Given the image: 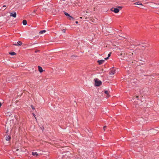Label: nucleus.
Masks as SVG:
<instances>
[{
	"label": "nucleus",
	"mask_w": 159,
	"mask_h": 159,
	"mask_svg": "<svg viewBox=\"0 0 159 159\" xmlns=\"http://www.w3.org/2000/svg\"><path fill=\"white\" fill-rule=\"evenodd\" d=\"M23 24L24 25H26L27 24L26 20H23Z\"/></svg>",
	"instance_id": "9b49d317"
},
{
	"label": "nucleus",
	"mask_w": 159,
	"mask_h": 159,
	"mask_svg": "<svg viewBox=\"0 0 159 159\" xmlns=\"http://www.w3.org/2000/svg\"><path fill=\"white\" fill-rule=\"evenodd\" d=\"M108 58H109V57H107L105 58V59H105V60H107Z\"/></svg>",
	"instance_id": "393cba45"
},
{
	"label": "nucleus",
	"mask_w": 159,
	"mask_h": 159,
	"mask_svg": "<svg viewBox=\"0 0 159 159\" xmlns=\"http://www.w3.org/2000/svg\"><path fill=\"white\" fill-rule=\"evenodd\" d=\"M6 7V5H3V7Z\"/></svg>",
	"instance_id": "c85d7f7f"
},
{
	"label": "nucleus",
	"mask_w": 159,
	"mask_h": 159,
	"mask_svg": "<svg viewBox=\"0 0 159 159\" xmlns=\"http://www.w3.org/2000/svg\"><path fill=\"white\" fill-rule=\"evenodd\" d=\"M32 115H33V116H34V118L36 119V122H38L37 120V118H36V115L34 113H32Z\"/></svg>",
	"instance_id": "dca6fc26"
},
{
	"label": "nucleus",
	"mask_w": 159,
	"mask_h": 159,
	"mask_svg": "<svg viewBox=\"0 0 159 159\" xmlns=\"http://www.w3.org/2000/svg\"><path fill=\"white\" fill-rule=\"evenodd\" d=\"M16 12H15L14 13H11L10 14V16H13V17L15 18L16 17Z\"/></svg>",
	"instance_id": "423d86ee"
},
{
	"label": "nucleus",
	"mask_w": 159,
	"mask_h": 159,
	"mask_svg": "<svg viewBox=\"0 0 159 159\" xmlns=\"http://www.w3.org/2000/svg\"><path fill=\"white\" fill-rule=\"evenodd\" d=\"M32 154L33 156H37L38 155V153L36 152H32Z\"/></svg>",
	"instance_id": "1a4fd4ad"
},
{
	"label": "nucleus",
	"mask_w": 159,
	"mask_h": 159,
	"mask_svg": "<svg viewBox=\"0 0 159 159\" xmlns=\"http://www.w3.org/2000/svg\"><path fill=\"white\" fill-rule=\"evenodd\" d=\"M2 105V103L1 102H0V107H1Z\"/></svg>",
	"instance_id": "bb28decb"
},
{
	"label": "nucleus",
	"mask_w": 159,
	"mask_h": 159,
	"mask_svg": "<svg viewBox=\"0 0 159 159\" xmlns=\"http://www.w3.org/2000/svg\"><path fill=\"white\" fill-rule=\"evenodd\" d=\"M37 52V51H35V52Z\"/></svg>",
	"instance_id": "7c9ffc66"
},
{
	"label": "nucleus",
	"mask_w": 159,
	"mask_h": 159,
	"mask_svg": "<svg viewBox=\"0 0 159 159\" xmlns=\"http://www.w3.org/2000/svg\"><path fill=\"white\" fill-rule=\"evenodd\" d=\"M77 57V56H75V55H72V56L71 57Z\"/></svg>",
	"instance_id": "a878e982"
},
{
	"label": "nucleus",
	"mask_w": 159,
	"mask_h": 159,
	"mask_svg": "<svg viewBox=\"0 0 159 159\" xmlns=\"http://www.w3.org/2000/svg\"><path fill=\"white\" fill-rule=\"evenodd\" d=\"M9 54L11 55H16V53L14 52H9Z\"/></svg>",
	"instance_id": "f8f14e48"
},
{
	"label": "nucleus",
	"mask_w": 159,
	"mask_h": 159,
	"mask_svg": "<svg viewBox=\"0 0 159 159\" xmlns=\"http://www.w3.org/2000/svg\"><path fill=\"white\" fill-rule=\"evenodd\" d=\"M68 18L70 20H74V18L70 15Z\"/></svg>",
	"instance_id": "ddd939ff"
},
{
	"label": "nucleus",
	"mask_w": 159,
	"mask_h": 159,
	"mask_svg": "<svg viewBox=\"0 0 159 159\" xmlns=\"http://www.w3.org/2000/svg\"><path fill=\"white\" fill-rule=\"evenodd\" d=\"M111 52H110L108 54V57H109L110 56H111Z\"/></svg>",
	"instance_id": "5701e85b"
},
{
	"label": "nucleus",
	"mask_w": 159,
	"mask_h": 159,
	"mask_svg": "<svg viewBox=\"0 0 159 159\" xmlns=\"http://www.w3.org/2000/svg\"><path fill=\"white\" fill-rule=\"evenodd\" d=\"M64 14L66 16H68V17L70 16V14L66 12H64Z\"/></svg>",
	"instance_id": "f3484780"
},
{
	"label": "nucleus",
	"mask_w": 159,
	"mask_h": 159,
	"mask_svg": "<svg viewBox=\"0 0 159 159\" xmlns=\"http://www.w3.org/2000/svg\"><path fill=\"white\" fill-rule=\"evenodd\" d=\"M104 92L107 95V98H109V97H110V95L109 94V92L108 91H107V90H106V91H105Z\"/></svg>",
	"instance_id": "6e6552de"
},
{
	"label": "nucleus",
	"mask_w": 159,
	"mask_h": 159,
	"mask_svg": "<svg viewBox=\"0 0 159 159\" xmlns=\"http://www.w3.org/2000/svg\"><path fill=\"white\" fill-rule=\"evenodd\" d=\"M94 81L95 85L96 86H100L102 83V82L97 79H94Z\"/></svg>",
	"instance_id": "f257e3e1"
},
{
	"label": "nucleus",
	"mask_w": 159,
	"mask_h": 159,
	"mask_svg": "<svg viewBox=\"0 0 159 159\" xmlns=\"http://www.w3.org/2000/svg\"><path fill=\"white\" fill-rule=\"evenodd\" d=\"M115 73V69L114 68L110 69V70L109 71V74L110 75H113Z\"/></svg>",
	"instance_id": "7ed1b4c3"
},
{
	"label": "nucleus",
	"mask_w": 159,
	"mask_h": 159,
	"mask_svg": "<svg viewBox=\"0 0 159 159\" xmlns=\"http://www.w3.org/2000/svg\"><path fill=\"white\" fill-rule=\"evenodd\" d=\"M105 61V60H98L97 61L98 63V64L99 65H101Z\"/></svg>",
	"instance_id": "39448f33"
},
{
	"label": "nucleus",
	"mask_w": 159,
	"mask_h": 159,
	"mask_svg": "<svg viewBox=\"0 0 159 159\" xmlns=\"http://www.w3.org/2000/svg\"><path fill=\"white\" fill-rule=\"evenodd\" d=\"M106 127H107V126H104L103 127V129H104V130H105V129L106 128Z\"/></svg>",
	"instance_id": "4be33fe9"
},
{
	"label": "nucleus",
	"mask_w": 159,
	"mask_h": 159,
	"mask_svg": "<svg viewBox=\"0 0 159 159\" xmlns=\"http://www.w3.org/2000/svg\"><path fill=\"white\" fill-rule=\"evenodd\" d=\"M111 10L116 13H117L119 11V9L117 8H112L111 9Z\"/></svg>",
	"instance_id": "f03ea898"
},
{
	"label": "nucleus",
	"mask_w": 159,
	"mask_h": 159,
	"mask_svg": "<svg viewBox=\"0 0 159 159\" xmlns=\"http://www.w3.org/2000/svg\"><path fill=\"white\" fill-rule=\"evenodd\" d=\"M46 31L45 30H41L39 32V34H43V33L45 32Z\"/></svg>",
	"instance_id": "4468645a"
},
{
	"label": "nucleus",
	"mask_w": 159,
	"mask_h": 159,
	"mask_svg": "<svg viewBox=\"0 0 159 159\" xmlns=\"http://www.w3.org/2000/svg\"><path fill=\"white\" fill-rule=\"evenodd\" d=\"M75 23L76 24H78V21H75Z\"/></svg>",
	"instance_id": "cd10ccee"
},
{
	"label": "nucleus",
	"mask_w": 159,
	"mask_h": 159,
	"mask_svg": "<svg viewBox=\"0 0 159 159\" xmlns=\"http://www.w3.org/2000/svg\"><path fill=\"white\" fill-rule=\"evenodd\" d=\"M6 140L7 141H9L11 139V137L10 136H7L6 137Z\"/></svg>",
	"instance_id": "9d476101"
},
{
	"label": "nucleus",
	"mask_w": 159,
	"mask_h": 159,
	"mask_svg": "<svg viewBox=\"0 0 159 159\" xmlns=\"http://www.w3.org/2000/svg\"><path fill=\"white\" fill-rule=\"evenodd\" d=\"M62 31L64 33H66V30L65 29H63L62 30Z\"/></svg>",
	"instance_id": "aec40b11"
},
{
	"label": "nucleus",
	"mask_w": 159,
	"mask_h": 159,
	"mask_svg": "<svg viewBox=\"0 0 159 159\" xmlns=\"http://www.w3.org/2000/svg\"><path fill=\"white\" fill-rule=\"evenodd\" d=\"M142 47H144L145 48L144 49H145V48H146V47H147V46L146 45H142Z\"/></svg>",
	"instance_id": "412c9836"
},
{
	"label": "nucleus",
	"mask_w": 159,
	"mask_h": 159,
	"mask_svg": "<svg viewBox=\"0 0 159 159\" xmlns=\"http://www.w3.org/2000/svg\"><path fill=\"white\" fill-rule=\"evenodd\" d=\"M118 7V8H120V9H121L122 8V7L119 6V7Z\"/></svg>",
	"instance_id": "b1692460"
},
{
	"label": "nucleus",
	"mask_w": 159,
	"mask_h": 159,
	"mask_svg": "<svg viewBox=\"0 0 159 159\" xmlns=\"http://www.w3.org/2000/svg\"><path fill=\"white\" fill-rule=\"evenodd\" d=\"M120 56H122L123 58L125 56V54L124 53H121L120 54Z\"/></svg>",
	"instance_id": "2eb2a0df"
},
{
	"label": "nucleus",
	"mask_w": 159,
	"mask_h": 159,
	"mask_svg": "<svg viewBox=\"0 0 159 159\" xmlns=\"http://www.w3.org/2000/svg\"><path fill=\"white\" fill-rule=\"evenodd\" d=\"M31 107L32 108V109L33 110H34L35 109V108L33 106V105H31Z\"/></svg>",
	"instance_id": "6ab92c4d"
},
{
	"label": "nucleus",
	"mask_w": 159,
	"mask_h": 159,
	"mask_svg": "<svg viewBox=\"0 0 159 159\" xmlns=\"http://www.w3.org/2000/svg\"><path fill=\"white\" fill-rule=\"evenodd\" d=\"M135 4H137L140 5H143L141 3H139V2H136L134 3Z\"/></svg>",
	"instance_id": "a211bd4d"
},
{
	"label": "nucleus",
	"mask_w": 159,
	"mask_h": 159,
	"mask_svg": "<svg viewBox=\"0 0 159 159\" xmlns=\"http://www.w3.org/2000/svg\"><path fill=\"white\" fill-rule=\"evenodd\" d=\"M22 44V43L20 41H19L17 42L16 43H14L13 45L16 46H20Z\"/></svg>",
	"instance_id": "20e7f679"
},
{
	"label": "nucleus",
	"mask_w": 159,
	"mask_h": 159,
	"mask_svg": "<svg viewBox=\"0 0 159 159\" xmlns=\"http://www.w3.org/2000/svg\"><path fill=\"white\" fill-rule=\"evenodd\" d=\"M38 69L39 71L41 73L43 71V70L42 68V67L39 66H38Z\"/></svg>",
	"instance_id": "0eeeda50"
},
{
	"label": "nucleus",
	"mask_w": 159,
	"mask_h": 159,
	"mask_svg": "<svg viewBox=\"0 0 159 159\" xmlns=\"http://www.w3.org/2000/svg\"><path fill=\"white\" fill-rule=\"evenodd\" d=\"M136 98H139V97L138 96H137Z\"/></svg>",
	"instance_id": "c756f323"
}]
</instances>
